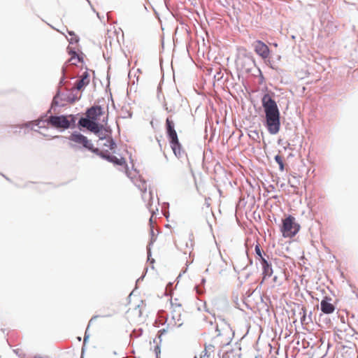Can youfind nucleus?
<instances>
[{
    "label": "nucleus",
    "instance_id": "obj_1",
    "mask_svg": "<svg viewBox=\"0 0 358 358\" xmlns=\"http://www.w3.org/2000/svg\"><path fill=\"white\" fill-rule=\"evenodd\" d=\"M70 141L69 146L71 148H85L87 150L91 151L92 153L99 156L101 158L113 163L114 165L124 166L126 169V173L129 177L128 171V166L126 163L125 159L122 157L117 158L115 155H111L108 150H100L97 148H94L92 142L83 134L78 131H73L69 137H67Z\"/></svg>",
    "mask_w": 358,
    "mask_h": 358
},
{
    "label": "nucleus",
    "instance_id": "obj_2",
    "mask_svg": "<svg viewBox=\"0 0 358 358\" xmlns=\"http://www.w3.org/2000/svg\"><path fill=\"white\" fill-rule=\"evenodd\" d=\"M262 104L265 113L264 125L270 134L275 135L280 129V113L277 103L266 93L262 99Z\"/></svg>",
    "mask_w": 358,
    "mask_h": 358
},
{
    "label": "nucleus",
    "instance_id": "obj_3",
    "mask_svg": "<svg viewBox=\"0 0 358 358\" xmlns=\"http://www.w3.org/2000/svg\"><path fill=\"white\" fill-rule=\"evenodd\" d=\"M62 76L60 78L59 83V87L57 91L56 94L54 96L52 101V107H55L59 106V100L62 101H66L68 103H74L79 99L76 94H74V91L76 90L73 87L71 90L66 89V92H62L60 87L66 84L64 80L66 76V69L65 67H62Z\"/></svg>",
    "mask_w": 358,
    "mask_h": 358
},
{
    "label": "nucleus",
    "instance_id": "obj_4",
    "mask_svg": "<svg viewBox=\"0 0 358 358\" xmlns=\"http://www.w3.org/2000/svg\"><path fill=\"white\" fill-rule=\"evenodd\" d=\"M299 229L300 225L295 222V218L293 216L289 215L282 220L281 232L284 237L292 238L299 232Z\"/></svg>",
    "mask_w": 358,
    "mask_h": 358
},
{
    "label": "nucleus",
    "instance_id": "obj_5",
    "mask_svg": "<svg viewBox=\"0 0 358 358\" xmlns=\"http://www.w3.org/2000/svg\"><path fill=\"white\" fill-rule=\"evenodd\" d=\"M46 123L57 129L63 130L70 128L69 118L64 115H50L45 120Z\"/></svg>",
    "mask_w": 358,
    "mask_h": 358
},
{
    "label": "nucleus",
    "instance_id": "obj_6",
    "mask_svg": "<svg viewBox=\"0 0 358 358\" xmlns=\"http://www.w3.org/2000/svg\"><path fill=\"white\" fill-rule=\"evenodd\" d=\"M135 185L142 192V199L145 202L148 201L147 203V208H150L152 206V193L151 191L147 192V184L146 181L143 179L138 178L134 181Z\"/></svg>",
    "mask_w": 358,
    "mask_h": 358
},
{
    "label": "nucleus",
    "instance_id": "obj_7",
    "mask_svg": "<svg viewBox=\"0 0 358 358\" xmlns=\"http://www.w3.org/2000/svg\"><path fill=\"white\" fill-rule=\"evenodd\" d=\"M253 47L255 52L261 57L263 59L266 60L269 57L270 49L262 41L257 40L254 42Z\"/></svg>",
    "mask_w": 358,
    "mask_h": 358
},
{
    "label": "nucleus",
    "instance_id": "obj_8",
    "mask_svg": "<svg viewBox=\"0 0 358 358\" xmlns=\"http://www.w3.org/2000/svg\"><path fill=\"white\" fill-rule=\"evenodd\" d=\"M166 131L169 141H172L175 144L178 143V137L175 129V124L170 117H167L166 120Z\"/></svg>",
    "mask_w": 358,
    "mask_h": 358
},
{
    "label": "nucleus",
    "instance_id": "obj_9",
    "mask_svg": "<svg viewBox=\"0 0 358 358\" xmlns=\"http://www.w3.org/2000/svg\"><path fill=\"white\" fill-rule=\"evenodd\" d=\"M332 299L329 296H325L320 302L321 311L326 314H331L335 310V306L331 302Z\"/></svg>",
    "mask_w": 358,
    "mask_h": 358
},
{
    "label": "nucleus",
    "instance_id": "obj_10",
    "mask_svg": "<svg viewBox=\"0 0 358 358\" xmlns=\"http://www.w3.org/2000/svg\"><path fill=\"white\" fill-rule=\"evenodd\" d=\"M103 114V108L101 106L96 105L88 108L86 110L85 115L92 121H96L98 117Z\"/></svg>",
    "mask_w": 358,
    "mask_h": 358
},
{
    "label": "nucleus",
    "instance_id": "obj_11",
    "mask_svg": "<svg viewBox=\"0 0 358 358\" xmlns=\"http://www.w3.org/2000/svg\"><path fill=\"white\" fill-rule=\"evenodd\" d=\"M259 264L262 269L263 280H264L266 278H270L273 273L272 264L267 258L262 259Z\"/></svg>",
    "mask_w": 358,
    "mask_h": 358
},
{
    "label": "nucleus",
    "instance_id": "obj_12",
    "mask_svg": "<svg viewBox=\"0 0 358 358\" xmlns=\"http://www.w3.org/2000/svg\"><path fill=\"white\" fill-rule=\"evenodd\" d=\"M54 107H52V106H51L50 108L47 111V113L43 114V115H41L39 119L34 120V121L27 122V123H25L24 124V126L26 127H31V129H34L33 126H37L39 128L43 127L44 126L41 125V123L46 122V121H45L46 119H45V118L48 116V113H51L52 109Z\"/></svg>",
    "mask_w": 358,
    "mask_h": 358
},
{
    "label": "nucleus",
    "instance_id": "obj_13",
    "mask_svg": "<svg viewBox=\"0 0 358 358\" xmlns=\"http://www.w3.org/2000/svg\"><path fill=\"white\" fill-rule=\"evenodd\" d=\"M90 76L87 71L83 73L81 78L76 81L73 88L76 90H80L84 86L90 83Z\"/></svg>",
    "mask_w": 358,
    "mask_h": 358
},
{
    "label": "nucleus",
    "instance_id": "obj_14",
    "mask_svg": "<svg viewBox=\"0 0 358 358\" xmlns=\"http://www.w3.org/2000/svg\"><path fill=\"white\" fill-rule=\"evenodd\" d=\"M169 143L174 155L178 158H181L184 155V152L182 150V145L180 143L179 140L178 139V143H176V144L173 143V142L172 141H169Z\"/></svg>",
    "mask_w": 358,
    "mask_h": 358
},
{
    "label": "nucleus",
    "instance_id": "obj_15",
    "mask_svg": "<svg viewBox=\"0 0 358 358\" xmlns=\"http://www.w3.org/2000/svg\"><path fill=\"white\" fill-rule=\"evenodd\" d=\"M67 50L69 51V55L71 56V58L69 59V62L71 63V64H73V65H76V62H74L73 61L74 60H77V62H83V59L82 57L79 56L76 51L74 50V48H71L70 46H69L67 48Z\"/></svg>",
    "mask_w": 358,
    "mask_h": 358
},
{
    "label": "nucleus",
    "instance_id": "obj_16",
    "mask_svg": "<svg viewBox=\"0 0 358 358\" xmlns=\"http://www.w3.org/2000/svg\"><path fill=\"white\" fill-rule=\"evenodd\" d=\"M255 251L256 254V259H258L259 262L262 261V259H269L268 255L262 250L260 245L259 243H257V245H255Z\"/></svg>",
    "mask_w": 358,
    "mask_h": 358
},
{
    "label": "nucleus",
    "instance_id": "obj_17",
    "mask_svg": "<svg viewBox=\"0 0 358 358\" xmlns=\"http://www.w3.org/2000/svg\"><path fill=\"white\" fill-rule=\"evenodd\" d=\"M92 121L89 119V117H87L86 115L85 117H81L78 120V127L80 129L86 128L89 130L90 125H91Z\"/></svg>",
    "mask_w": 358,
    "mask_h": 358
},
{
    "label": "nucleus",
    "instance_id": "obj_18",
    "mask_svg": "<svg viewBox=\"0 0 358 358\" xmlns=\"http://www.w3.org/2000/svg\"><path fill=\"white\" fill-rule=\"evenodd\" d=\"M102 129H103V124L99 123L96 120L92 122L89 131L96 134L100 133Z\"/></svg>",
    "mask_w": 358,
    "mask_h": 358
},
{
    "label": "nucleus",
    "instance_id": "obj_19",
    "mask_svg": "<svg viewBox=\"0 0 358 358\" xmlns=\"http://www.w3.org/2000/svg\"><path fill=\"white\" fill-rule=\"evenodd\" d=\"M150 235H151V238H150V243H149V244H148V245L147 247V253H148V260H150V257L151 256V249H150V247L153 244V243L156 241V238L155 237V231H154L152 228H151V229H150Z\"/></svg>",
    "mask_w": 358,
    "mask_h": 358
},
{
    "label": "nucleus",
    "instance_id": "obj_20",
    "mask_svg": "<svg viewBox=\"0 0 358 358\" xmlns=\"http://www.w3.org/2000/svg\"><path fill=\"white\" fill-rule=\"evenodd\" d=\"M106 140V143L103 144V146L108 147L110 150H113L116 147V143L113 138H108Z\"/></svg>",
    "mask_w": 358,
    "mask_h": 358
},
{
    "label": "nucleus",
    "instance_id": "obj_21",
    "mask_svg": "<svg viewBox=\"0 0 358 358\" xmlns=\"http://www.w3.org/2000/svg\"><path fill=\"white\" fill-rule=\"evenodd\" d=\"M274 159L276 163L279 165V169L281 171H283L285 169L284 162L282 158L280 155H277L274 157Z\"/></svg>",
    "mask_w": 358,
    "mask_h": 358
},
{
    "label": "nucleus",
    "instance_id": "obj_22",
    "mask_svg": "<svg viewBox=\"0 0 358 358\" xmlns=\"http://www.w3.org/2000/svg\"><path fill=\"white\" fill-rule=\"evenodd\" d=\"M300 314H302L301 317V323H308V322L306 321V308L305 307H301Z\"/></svg>",
    "mask_w": 358,
    "mask_h": 358
},
{
    "label": "nucleus",
    "instance_id": "obj_23",
    "mask_svg": "<svg viewBox=\"0 0 358 358\" xmlns=\"http://www.w3.org/2000/svg\"><path fill=\"white\" fill-rule=\"evenodd\" d=\"M95 135H96L99 137L100 141H103L108 138V135L104 134V130H103V129H101L100 133L96 134Z\"/></svg>",
    "mask_w": 358,
    "mask_h": 358
},
{
    "label": "nucleus",
    "instance_id": "obj_24",
    "mask_svg": "<svg viewBox=\"0 0 358 358\" xmlns=\"http://www.w3.org/2000/svg\"><path fill=\"white\" fill-rule=\"evenodd\" d=\"M68 117H69V122H70V128L75 127V125H76V117H75V115H70Z\"/></svg>",
    "mask_w": 358,
    "mask_h": 358
},
{
    "label": "nucleus",
    "instance_id": "obj_25",
    "mask_svg": "<svg viewBox=\"0 0 358 358\" xmlns=\"http://www.w3.org/2000/svg\"><path fill=\"white\" fill-rule=\"evenodd\" d=\"M103 130H104V134L108 135V138H112L111 136V134H112V129L110 128V127L109 126H104L103 125Z\"/></svg>",
    "mask_w": 358,
    "mask_h": 358
},
{
    "label": "nucleus",
    "instance_id": "obj_26",
    "mask_svg": "<svg viewBox=\"0 0 358 358\" xmlns=\"http://www.w3.org/2000/svg\"><path fill=\"white\" fill-rule=\"evenodd\" d=\"M70 44L77 43L79 41V38L76 35L72 36L70 39H69Z\"/></svg>",
    "mask_w": 358,
    "mask_h": 358
},
{
    "label": "nucleus",
    "instance_id": "obj_27",
    "mask_svg": "<svg viewBox=\"0 0 358 358\" xmlns=\"http://www.w3.org/2000/svg\"><path fill=\"white\" fill-rule=\"evenodd\" d=\"M156 358H159V354L161 353L160 346L157 344L154 349Z\"/></svg>",
    "mask_w": 358,
    "mask_h": 358
},
{
    "label": "nucleus",
    "instance_id": "obj_28",
    "mask_svg": "<svg viewBox=\"0 0 358 358\" xmlns=\"http://www.w3.org/2000/svg\"><path fill=\"white\" fill-rule=\"evenodd\" d=\"M234 353L233 350L225 352L222 354L221 358H230V355Z\"/></svg>",
    "mask_w": 358,
    "mask_h": 358
},
{
    "label": "nucleus",
    "instance_id": "obj_29",
    "mask_svg": "<svg viewBox=\"0 0 358 358\" xmlns=\"http://www.w3.org/2000/svg\"><path fill=\"white\" fill-rule=\"evenodd\" d=\"M195 289L198 294H202L203 293V287H201L200 285L196 286Z\"/></svg>",
    "mask_w": 358,
    "mask_h": 358
},
{
    "label": "nucleus",
    "instance_id": "obj_30",
    "mask_svg": "<svg viewBox=\"0 0 358 358\" xmlns=\"http://www.w3.org/2000/svg\"><path fill=\"white\" fill-rule=\"evenodd\" d=\"M164 109H165L167 112H172V111H173V110H174V107H173H173H172V106H171L170 108H169V107L167 106V103H166V102H164Z\"/></svg>",
    "mask_w": 358,
    "mask_h": 358
},
{
    "label": "nucleus",
    "instance_id": "obj_31",
    "mask_svg": "<svg viewBox=\"0 0 358 358\" xmlns=\"http://www.w3.org/2000/svg\"><path fill=\"white\" fill-rule=\"evenodd\" d=\"M227 0H218V3L222 6H225V3Z\"/></svg>",
    "mask_w": 358,
    "mask_h": 358
},
{
    "label": "nucleus",
    "instance_id": "obj_32",
    "mask_svg": "<svg viewBox=\"0 0 358 358\" xmlns=\"http://www.w3.org/2000/svg\"><path fill=\"white\" fill-rule=\"evenodd\" d=\"M273 282H275L276 284L280 285V282H279L278 280V276L277 275H274L273 276Z\"/></svg>",
    "mask_w": 358,
    "mask_h": 358
},
{
    "label": "nucleus",
    "instance_id": "obj_33",
    "mask_svg": "<svg viewBox=\"0 0 358 358\" xmlns=\"http://www.w3.org/2000/svg\"><path fill=\"white\" fill-rule=\"evenodd\" d=\"M215 331L217 332V336H220L221 332H220L217 325L216 326Z\"/></svg>",
    "mask_w": 358,
    "mask_h": 358
},
{
    "label": "nucleus",
    "instance_id": "obj_34",
    "mask_svg": "<svg viewBox=\"0 0 358 358\" xmlns=\"http://www.w3.org/2000/svg\"><path fill=\"white\" fill-rule=\"evenodd\" d=\"M89 338V336H87L86 334L84 336V341H83V343L85 344V343L87 342V339Z\"/></svg>",
    "mask_w": 358,
    "mask_h": 358
},
{
    "label": "nucleus",
    "instance_id": "obj_35",
    "mask_svg": "<svg viewBox=\"0 0 358 358\" xmlns=\"http://www.w3.org/2000/svg\"><path fill=\"white\" fill-rule=\"evenodd\" d=\"M107 122H108V116H106V117H103V120H102V122H103L104 124H107Z\"/></svg>",
    "mask_w": 358,
    "mask_h": 358
},
{
    "label": "nucleus",
    "instance_id": "obj_36",
    "mask_svg": "<svg viewBox=\"0 0 358 358\" xmlns=\"http://www.w3.org/2000/svg\"><path fill=\"white\" fill-rule=\"evenodd\" d=\"M205 283H206V279L204 278H203L201 279V284L202 286H203L205 285Z\"/></svg>",
    "mask_w": 358,
    "mask_h": 358
},
{
    "label": "nucleus",
    "instance_id": "obj_37",
    "mask_svg": "<svg viewBox=\"0 0 358 358\" xmlns=\"http://www.w3.org/2000/svg\"><path fill=\"white\" fill-rule=\"evenodd\" d=\"M53 138H64L65 137L62 136H55L52 137Z\"/></svg>",
    "mask_w": 358,
    "mask_h": 358
},
{
    "label": "nucleus",
    "instance_id": "obj_38",
    "mask_svg": "<svg viewBox=\"0 0 358 358\" xmlns=\"http://www.w3.org/2000/svg\"><path fill=\"white\" fill-rule=\"evenodd\" d=\"M68 33H69V34L71 36H75V35H76V34H74V32H73V31H68Z\"/></svg>",
    "mask_w": 358,
    "mask_h": 358
},
{
    "label": "nucleus",
    "instance_id": "obj_39",
    "mask_svg": "<svg viewBox=\"0 0 358 358\" xmlns=\"http://www.w3.org/2000/svg\"><path fill=\"white\" fill-rule=\"evenodd\" d=\"M143 277H144V276L143 275V276H141V277L138 278V280H136V283H138V282H140L141 280H143Z\"/></svg>",
    "mask_w": 358,
    "mask_h": 358
},
{
    "label": "nucleus",
    "instance_id": "obj_40",
    "mask_svg": "<svg viewBox=\"0 0 358 358\" xmlns=\"http://www.w3.org/2000/svg\"><path fill=\"white\" fill-rule=\"evenodd\" d=\"M98 316H94L91 318V320H90V324Z\"/></svg>",
    "mask_w": 358,
    "mask_h": 358
},
{
    "label": "nucleus",
    "instance_id": "obj_41",
    "mask_svg": "<svg viewBox=\"0 0 358 358\" xmlns=\"http://www.w3.org/2000/svg\"><path fill=\"white\" fill-rule=\"evenodd\" d=\"M311 315H312V312L310 311V313L308 314L310 321H311Z\"/></svg>",
    "mask_w": 358,
    "mask_h": 358
},
{
    "label": "nucleus",
    "instance_id": "obj_42",
    "mask_svg": "<svg viewBox=\"0 0 358 358\" xmlns=\"http://www.w3.org/2000/svg\"><path fill=\"white\" fill-rule=\"evenodd\" d=\"M248 259L249 260L250 264H252V259H250L248 257Z\"/></svg>",
    "mask_w": 358,
    "mask_h": 358
},
{
    "label": "nucleus",
    "instance_id": "obj_43",
    "mask_svg": "<svg viewBox=\"0 0 358 358\" xmlns=\"http://www.w3.org/2000/svg\"><path fill=\"white\" fill-rule=\"evenodd\" d=\"M252 133L257 136H258V133L256 131H254Z\"/></svg>",
    "mask_w": 358,
    "mask_h": 358
},
{
    "label": "nucleus",
    "instance_id": "obj_44",
    "mask_svg": "<svg viewBox=\"0 0 358 358\" xmlns=\"http://www.w3.org/2000/svg\"><path fill=\"white\" fill-rule=\"evenodd\" d=\"M166 331L164 329H162L159 331V332H162V334L164 333Z\"/></svg>",
    "mask_w": 358,
    "mask_h": 358
},
{
    "label": "nucleus",
    "instance_id": "obj_45",
    "mask_svg": "<svg viewBox=\"0 0 358 358\" xmlns=\"http://www.w3.org/2000/svg\"><path fill=\"white\" fill-rule=\"evenodd\" d=\"M227 328L228 330H230V331L231 330L230 327H229V325H227Z\"/></svg>",
    "mask_w": 358,
    "mask_h": 358
},
{
    "label": "nucleus",
    "instance_id": "obj_46",
    "mask_svg": "<svg viewBox=\"0 0 358 358\" xmlns=\"http://www.w3.org/2000/svg\"><path fill=\"white\" fill-rule=\"evenodd\" d=\"M2 176H3V178H5L6 180H9V179H8L7 177H6V176H4V175H2Z\"/></svg>",
    "mask_w": 358,
    "mask_h": 358
},
{
    "label": "nucleus",
    "instance_id": "obj_47",
    "mask_svg": "<svg viewBox=\"0 0 358 358\" xmlns=\"http://www.w3.org/2000/svg\"><path fill=\"white\" fill-rule=\"evenodd\" d=\"M149 221H150V223L152 222V217L150 218V220H149Z\"/></svg>",
    "mask_w": 358,
    "mask_h": 358
},
{
    "label": "nucleus",
    "instance_id": "obj_48",
    "mask_svg": "<svg viewBox=\"0 0 358 358\" xmlns=\"http://www.w3.org/2000/svg\"><path fill=\"white\" fill-rule=\"evenodd\" d=\"M208 271V269H206L205 272L207 273Z\"/></svg>",
    "mask_w": 358,
    "mask_h": 358
},
{
    "label": "nucleus",
    "instance_id": "obj_49",
    "mask_svg": "<svg viewBox=\"0 0 358 358\" xmlns=\"http://www.w3.org/2000/svg\"><path fill=\"white\" fill-rule=\"evenodd\" d=\"M150 210L152 212V215L155 214V212L152 211L151 210Z\"/></svg>",
    "mask_w": 358,
    "mask_h": 358
}]
</instances>
